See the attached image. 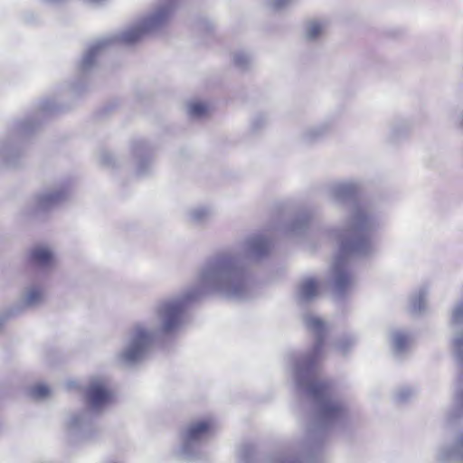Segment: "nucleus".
I'll use <instances>...</instances> for the list:
<instances>
[{"label": "nucleus", "instance_id": "nucleus-1", "mask_svg": "<svg viewBox=\"0 0 463 463\" xmlns=\"http://www.w3.org/2000/svg\"><path fill=\"white\" fill-rule=\"evenodd\" d=\"M269 241L262 235L247 238L236 250L220 252L200 269L196 281L176 297L160 302L155 317L149 322L135 324L127 333L118 360L133 364L142 360L156 339L178 332L184 324L187 305L206 294H218L234 300L250 298L252 282L249 262L266 256Z\"/></svg>", "mask_w": 463, "mask_h": 463}, {"label": "nucleus", "instance_id": "nucleus-2", "mask_svg": "<svg viewBox=\"0 0 463 463\" xmlns=\"http://www.w3.org/2000/svg\"><path fill=\"white\" fill-rule=\"evenodd\" d=\"M357 191L358 185L354 181L335 182L328 187V194L334 202L353 203L345 230L341 233L334 231L331 234L339 242V253L333 264L334 290L338 298L344 297L354 284L348 257L372 253L374 250L372 234L383 223L375 211L354 201Z\"/></svg>", "mask_w": 463, "mask_h": 463}, {"label": "nucleus", "instance_id": "nucleus-3", "mask_svg": "<svg viewBox=\"0 0 463 463\" xmlns=\"http://www.w3.org/2000/svg\"><path fill=\"white\" fill-rule=\"evenodd\" d=\"M303 320L306 326L316 335V344L308 354L289 356L292 374L299 392L312 399L316 405L317 428L329 429L342 423L347 416V411L344 403L335 396L329 381L318 374V362L323 354L326 325L310 314L305 315Z\"/></svg>", "mask_w": 463, "mask_h": 463}, {"label": "nucleus", "instance_id": "nucleus-4", "mask_svg": "<svg viewBox=\"0 0 463 463\" xmlns=\"http://www.w3.org/2000/svg\"><path fill=\"white\" fill-rule=\"evenodd\" d=\"M177 4L178 0H157L153 11L137 24L120 34L106 36L96 41L85 52L80 62V70L84 72L90 71L100 52L112 43L120 42L125 44H132L139 41L145 34L164 26L169 21Z\"/></svg>", "mask_w": 463, "mask_h": 463}, {"label": "nucleus", "instance_id": "nucleus-5", "mask_svg": "<svg viewBox=\"0 0 463 463\" xmlns=\"http://www.w3.org/2000/svg\"><path fill=\"white\" fill-rule=\"evenodd\" d=\"M213 431L212 420H194L188 423L181 434L180 456L187 460L199 458L203 447L211 439Z\"/></svg>", "mask_w": 463, "mask_h": 463}, {"label": "nucleus", "instance_id": "nucleus-6", "mask_svg": "<svg viewBox=\"0 0 463 463\" xmlns=\"http://www.w3.org/2000/svg\"><path fill=\"white\" fill-rule=\"evenodd\" d=\"M86 398L91 411L99 412L105 409L112 400L108 379L102 376L92 377L86 390Z\"/></svg>", "mask_w": 463, "mask_h": 463}, {"label": "nucleus", "instance_id": "nucleus-7", "mask_svg": "<svg viewBox=\"0 0 463 463\" xmlns=\"http://www.w3.org/2000/svg\"><path fill=\"white\" fill-rule=\"evenodd\" d=\"M68 194L69 190L63 185L48 189L35 198V208L37 211H46L65 200Z\"/></svg>", "mask_w": 463, "mask_h": 463}, {"label": "nucleus", "instance_id": "nucleus-8", "mask_svg": "<svg viewBox=\"0 0 463 463\" xmlns=\"http://www.w3.org/2000/svg\"><path fill=\"white\" fill-rule=\"evenodd\" d=\"M68 430L71 436L79 439H87L91 431V419L89 411L73 414L68 420Z\"/></svg>", "mask_w": 463, "mask_h": 463}, {"label": "nucleus", "instance_id": "nucleus-9", "mask_svg": "<svg viewBox=\"0 0 463 463\" xmlns=\"http://www.w3.org/2000/svg\"><path fill=\"white\" fill-rule=\"evenodd\" d=\"M45 300V291L42 286L30 285L24 288L19 300V306L33 308L42 305Z\"/></svg>", "mask_w": 463, "mask_h": 463}, {"label": "nucleus", "instance_id": "nucleus-10", "mask_svg": "<svg viewBox=\"0 0 463 463\" xmlns=\"http://www.w3.org/2000/svg\"><path fill=\"white\" fill-rule=\"evenodd\" d=\"M319 283L313 278H305L300 281L297 289V298L299 302L305 303L313 300L319 291Z\"/></svg>", "mask_w": 463, "mask_h": 463}, {"label": "nucleus", "instance_id": "nucleus-11", "mask_svg": "<svg viewBox=\"0 0 463 463\" xmlns=\"http://www.w3.org/2000/svg\"><path fill=\"white\" fill-rule=\"evenodd\" d=\"M31 258L34 264L43 268L51 267L55 261L52 250L45 246L34 248L32 250Z\"/></svg>", "mask_w": 463, "mask_h": 463}, {"label": "nucleus", "instance_id": "nucleus-12", "mask_svg": "<svg viewBox=\"0 0 463 463\" xmlns=\"http://www.w3.org/2000/svg\"><path fill=\"white\" fill-rule=\"evenodd\" d=\"M392 342L394 355L402 357L410 347L411 337L406 332L397 330L392 333Z\"/></svg>", "mask_w": 463, "mask_h": 463}, {"label": "nucleus", "instance_id": "nucleus-13", "mask_svg": "<svg viewBox=\"0 0 463 463\" xmlns=\"http://www.w3.org/2000/svg\"><path fill=\"white\" fill-rule=\"evenodd\" d=\"M428 290L421 288L419 291L411 296L410 302V310L414 315H420L425 312L427 308Z\"/></svg>", "mask_w": 463, "mask_h": 463}, {"label": "nucleus", "instance_id": "nucleus-14", "mask_svg": "<svg viewBox=\"0 0 463 463\" xmlns=\"http://www.w3.org/2000/svg\"><path fill=\"white\" fill-rule=\"evenodd\" d=\"M463 458V434H461L457 441L455 448L451 449H441L439 453V458L441 461L459 459Z\"/></svg>", "mask_w": 463, "mask_h": 463}, {"label": "nucleus", "instance_id": "nucleus-15", "mask_svg": "<svg viewBox=\"0 0 463 463\" xmlns=\"http://www.w3.org/2000/svg\"><path fill=\"white\" fill-rule=\"evenodd\" d=\"M314 456L307 451L282 456L274 460L273 463H315Z\"/></svg>", "mask_w": 463, "mask_h": 463}, {"label": "nucleus", "instance_id": "nucleus-16", "mask_svg": "<svg viewBox=\"0 0 463 463\" xmlns=\"http://www.w3.org/2000/svg\"><path fill=\"white\" fill-rule=\"evenodd\" d=\"M190 222L194 224H203L213 216V211L208 207H195L189 211Z\"/></svg>", "mask_w": 463, "mask_h": 463}, {"label": "nucleus", "instance_id": "nucleus-17", "mask_svg": "<svg viewBox=\"0 0 463 463\" xmlns=\"http://www.w3.org/2000/svg\"><path fill=\"white\" fill-rule=\"evenodd\" d=\"M144 146L139 145L134 148L135 156H138L137 174L140 176L146 175L150 170V161L147 159L142 158V155L144 153Z\"/></svg>", "mask_w": 463, "mask_h": 463}, {"label": "nucleus", "instance_id": "nucleus-18", "mask_svg": "<svg viewBox=\"0 0 463 463\" xmlns=\"http://www.w3.org/2000/svg\"><path fill=\"white\" fill-rule=\"evenodd\" d=\"M324 31V24L318 21H311L307 24L306 29V37L308 40H316Z\"/></svg>", "mask_w": 463, "mask_h": 463}, {"label": "nucleus", "instance_id": "nucleus-19", "mask_svg": "<svg viewBox=\"0 0 463 463\" xmlns=\"http://www.w3.org/2000/svg\"><path fill=\"white\" fill-rule=\"evenodd\" d=\"M207 111V106L199 101L190 102L187 105V112L190 117L194 118H202Z\"/></svg>", "mask_w": 463, "mask_h": 463}, {"label": "nucleus", "instance_id": "nucleus-20", "mask_svg": "<svg viewBox=\"0 0 463 463\" xmlns=\"http://www.w3.org/2000/svg\"><path fill=\"white\" fill-rule=\"evenodd\" d=\"M50 392L49 387L43 383L33 386L29 391L30 396L35 400H43L49 396Z\"/></svg>", "mask_w": 463, "mask_h": 463}, {"label": "nucleus", "instance_id": "nucleus-21", "mask_svg": "<svg viewBox=\"0 0 463 463\" xmlns=\"http://www.w3.org/2000/svg\"><path fill=\"white\" fill-rule=\"evenodd\" d=\"M251 61L252 58L250 54L245 52H235L233 55L234 64L241 69L248 68Z\"/></svg>", "mask_w": 463, "mask_h": 463}, {"label": "nucleus", "instance_id": "nucleus-22", "mask_svg": "<svg viewBox=\"0 0 463 463\" xmlns=\"http://www.w3.org/2000/svg\"><path fill=\"white\" fill-rule=\"evenodd\" d=\"M327 128L328 127L326 125L311 128L304 133V139L307 141H313L325 134Z\"/></svg>", "mask_w": 463, "mask_h": 463}, {"label": "nucleus", "instance_id": "nucleus-23", "mask_svg": "<svg viewBox=\"0 0 463 463\" xmlns=\"http://www.w3.org/2000/svg\"><path fill=\"white\" fill-rule=\"evenodd\" d=\"M455 355L458 361L463 364V334L458 333L453 340Z\"/></svg>", "mask_w": 463, "mask_h": 463}, {"label": "nucleus", "instance_id": "nucleus-24", "mask_svg": "<svg viewBox=\"0 0 463 463\" xmlns=\"http://www.w3.org/2000/svg\"><path fill=\"white\" fill-rule=\"evenodd\" d=\"M451 321L454 326H463V303H458L454 307Z\"/></svg>", "mask_w": 463, "mask_h": 463}, {"label": "nucleus", "instance_id": "nucleus-25", "mask_svg": "<svg viewBox=\"0 0 463 463\" xmlns=\"http://www.w3.org/2000/svg\"><path fill=\"white\" fill-rule=\"evenodd\" d=\"M14 156V152L13 148L9 146V145H3L0 147V156L5 161L6 165H14V163L12 161L11 157Z\"/></svg>", "mask_w": 463, "mask_h": 463}, {"label": "nucleus", "instance_id": "nucleus-26", "mask_svg": "<svg viewBox=\"0 0 463 463\" xmlns=\"http://www.w3.org/2000/svg\"><path fill=\"white\" fill-rule=\"evenodd\" d=\"M353 344V339L341 340L335 345V349L340 354L345 355L347 353V351L351 348Z\"/></svg>", "mask_w": 463, "mask_h": 463}, {"label": "nucleus", "instance_id": "nucleus-27", "mask_svg": "<svg viewBox=\"0 0 463 463\" xmlns=\"http://www.w3.org/2000/svg\"><path fill=\"white\" fill-rule=\"evenodd\" d=\"M35 127V124H33L29 121H22L18 123L17 128L21 134L27 135L29 134Z\"/></svg>", "mask_w": 463, "mask_h": 463}, {"label": "nucleus", "instance_id": "nucleus-28", "mask_svg": "<svg viewBox=\"0 0 463 463\" xmlns=\"http://www.w3.org/2000/svg\"><path fill=\"white\" fill-rule=\"evenodd\" d=\"M412 395V391L409 388L399 390L395 393V399L398 402H406Z\"/></svg>", "mask_w": 463, "mask_h": 463}, {"label": "nucleus", "instance_id": "nucleus-29", "mask_svg": "<svg viewBox=\"0 0 463 463\" xmlns=\"http://www.w3.org/2000/svg\"><path fill=\"white\" fill-rule=\"evenodd\" d=\"M307 222H308L307 217L306 215L305 216H301L292 225L291 231L294 232H298L301 231L302 229H304L307 225Z\"/></svg>", "mask_w": 463, "mask_h": 463}, {"label": "nucleus", "instance_id": "nucleus-30", "mask_svg": "<svg viewBox=\"0 0 463 463\" xmlns=\"http://www.w3.org/2000/svg\"><path fill=\"white\" fill-rule=\"evenodd\" d=\"M291 0H268V4L274 9H281L287 6Z\"/></svg>", "mask_w": 463, "mask_h": 463}, {"label": "nucleus", "instance_id": "nucleus-31", "mask_svg": "<svg viewBox=\"0 0 463 463\" xmlns=\"http://www.w3.org/2000/svg\"><path fill=\"white\" fill-rule=\"evenodd\" d=\"M54 102L52 100H43L40 104V109L42 111H52L54 109Z\"/></svg>", "mask_w": 463, "mask_h": 463}, {"label": "nucleus", "instance_id": "nucleus-32", "mask_svg": "<svg viewBox=\"0 0 463 463\" xmlns=\"http://www.w3.org/2000/svg\"><path fill=\"white\" fill-rule=\"evenodd\" d=\"M14 313V311H5L0 313V329L3 327L8 317Z\"/></svg>", "mask_w": 463, "mask_h": 463}, {"label": "nucleus", "instance_id": "nucleus-33", "mask_svg": "<svg viewBox=\"0 0 463 463\" xmlns=\"http://www.w3.org/2000/svg\"><path fill=\"white\" fill-rule=\"evenodd\" d=\"M111 159H112V156L108 153H105L101 156V161L103 164L109 165Z\"/></svg>", "mask_w": 463, "mask_h": 463}, {"label": "nucleus", "instance_id": "nucleus-34", "mask_svg": "<svg viewBox=\"0 0 463 463\" xmlns=\"http://www.w3.org/2000/svg\"><path fill=\"white\" fill-rule=\"evenodd\" d=\"M457 126H458V129L463 131V112L458 118Z\"/></svg>", "mask_w": 463, "mask_h": 463}, {"label": "nucleus", "instance_id": "nucleus-35", "mask_svg": "<svg viewBox=\"0 0 463 463\" xmlns=\"http://www.w3.org/2000/svg\"><path fill=\"white\" fill-rule=\"evenodd\" d=\"M458 402L460 405V410L463 412V390L460 391V393L458 396Z\"/></svg>", "mask_w": 463, "mask_h": 463}, {"label": "nucleus", "instance_id": "nucleus-36", "mask_svg": "<svg viewBox=\"0 0 463 463\" xmlns=\"http://www.w3.org/2000/svg\"><path fill=\"white\" fill-rule=\"evenodd\" d=\"M458 382H459L460 384L463 385V375L459 376Z\"/></svg>", "mask_w": 463, "mask_h": 463}]
</instances>
